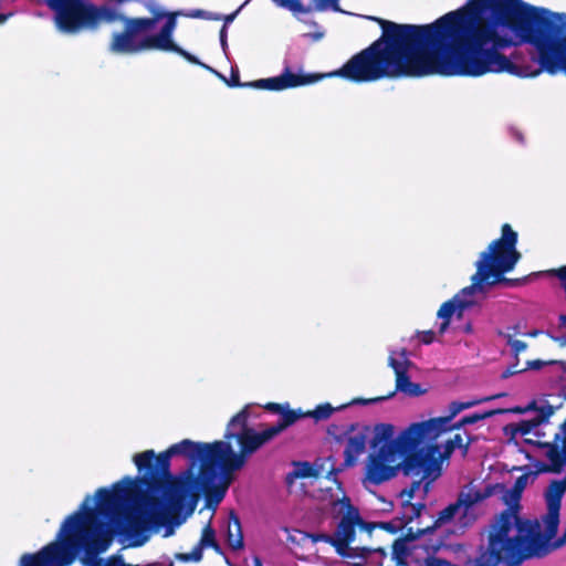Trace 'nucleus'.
<instances>
[{"mask_svg": "<svg viewBox=\"0 0 566 566\" xmlns=\"http://www.w3.org/2000/svg\"><path fill=\"white\" fill-rule=\"evenodd\" d=\"M377 21L382 36L328 76L566 75V14L523 0H469L426 25Z\"/></svg>", "mask_w": 566, "mask_h": 566, "instance_id": "nucleus-1", "label": "nucleus"}, {"mask_svg": "<svg viewBox=\"0 0 566 566\" xmlns=\"http://www.w3.org/2000/svg\"><path fill=\"white\" fill-rule=\"evenodd\" d=\"M144 480L123 479L112 489H101L95 500L87 496L80 510L67 516L56 539L36 554L24 555L27 566H69L78 555L90 566L112 544L113 537L125 546H142L151 526L161 515V504L142 494Z\"/></svg>", "mask_w": 566, "mask_h": 566, "instance_id": "nucleus-2", "label": "nucleus"}, {"mask_svg": "<svg viewBox=\"0 0 566 566\" xmlns=\"http://www.w3.org/2000/svg\"><path fill=\"white\" fill-rule=\"evenodd\" d=\"M44 1L55 12L56 27L64 33L73 34L84 29H95L102 22L123 20L125 32L113 35L109 45L112 52L132 54L148 50L174 51L191 63H199L193 55L172 42L178 13H166L154 2L147 4L154 18L125 19L116 9L107 6L96 7L86 0Z\"/></svg>", "mask_w": 566, "mask_h": 566, "instance_id": "nucleus-3", "label": "nucleus"}, {"mask_svg": "<svg viewBox=\"0 0 566 566\" xmlns=\"http://www.w3.org/2000/svg\"><path fill=\"white\" fill-rule=\"evenodd\" d=\"M396 436L394 424H376L371 443L373 450L365 461L363 484L366 488L379 485L402 473L406 476L418 479V481L412 483L409 491L402 493L408 499L415 496L416 491L420 490L422 483H424L423 492L426 493L428 486L441 475L442 465L451 453L457 449H462L465 452L470 444V439L467 434L457 433L442 444L436 443L422 448H410L401 454L402 464H392L396 468L392 469L394 473L390 474L385 472L387 464L384 458L380 457V453L385 444L394 443Z\"/></svg>", "mask_w": 566, "mask_h": 566, "instance_id": "nucleus-4", "label": "nucleus"}, {"mask_svg": "<svg viewBox=\"0 0 566 566\" xmlns=\"http://www.w3.org/2000/svg\"><path fill=\"white\" fill-rule=\"evenodd\" d=\"M252 406L248 405L237 413L228 424L226 438H235L241 447L239 453L234 452L231 444L226 441H216L207 443L211 448L210 472L201 478V490H216V502L219 503L228 489L231 474L241 469L249 455L255 452L263 443L282 432L289 426L293 424L300 412L290 411L289 405L268 403L265 409L280 413V421L263 431H255L247 427L249 410Z\"/></svg>", "mask_w": 566, "mask_h": 566, "instance_id": "nucleus-5", "label": "nucleus"}, {"mask_svg": "<svg viewBox=\"0 0 566 566\" xmlns=\"http://www.w3.org/2000/svg\"><path fill=\"white\" fill-rule=\"evenodd\" d=\"M516 243L517 233L510 224H504L501 238L494 240L480 254L475 263L476 272L471 277V285L462 289L452 300L441 305L438 312V317L442 319L441 333L447 329L452 316H462L465 311L479 305L486 297L490 286L506 281L503 275L511 272L521 259Z\"/></svg>", "mask_w": 566, "mask_h": 566, "instance_id": "nucleus-6", "label": "nucleus"}, {"mask_svg": "<svg viewBox=\"0 0 566 566\" xmlns=\"http://www.w3.org/2000/svg\"><path fill=\"white\" fill-rule=\"evenodd\" d=\"M490 397L482 399H471L468 401H453L449 405V415L444 417L430 418L428 420L410 423L407 428L401 430L394 441V443L385 444L381 450L380 457L384 458L387 468L385 472L394 473V463L402 464L401 454L413 447H420L424 442H431L440 438L442 434L459 429L453 419L463 410L470 409L483 401L490 400Z\"/></svg>", "mask_w": 566, "mask_h": 566, "instance_id": "nucleus-7", "label": "nucleus"}, {"mask_svg": "<svg viewBox=\"0 0 566 566\" xmlns=\"http://www.w3.org/2000/svg\"><path fill=\"white\" fill-rule=\"evenodd\" d=\"M332 510L336 516L340 517L334 535H319L314 537V541L321 539L332 544L340 556L352 559L354 564H359L370 555L378 556L382 553L380 549L371 551L367 547L352 546L356 526L370 534L375 525L361 520L358 510L350 504L347 496L335 500Z\"/></svg>", "mask_w": 566, "mask_h": 566, "instance_id": "nucleus-8", "label": "nucleus"}, {"mask_svg": "<svg viewBox=\"0 0 566 566\" xmlns=\"http://www.w3.org/2000/svg\"><path fill=\"white\" fill-rule=\"evenodd\" d=\"M490 495L491 489L489 486L480 488L470 483L460 492L458 501L454 504L449 505L440 512L436 526L440 527L451 523L450 532L462 531L476 520L480 503Z\"/></svg>", "mask_w": 566, "mask_h": 566, "instance_id": "nucleus-9", "label": "nucleus"}, {"mask_svg": "<svg viewBox=\"0 0 566 566\" xmlns=\"http://www.w3.org/2000/svg\"><path fill=\"white\" fill-rule=\"evenodd\" d=\"M211 448L207 446V443L193 442L191 440L185 439L178 443L172 444L167 451L160 453L157 458V464L163 472H167L170 464V459L172 455H184L192 464L200 465V472L197 478L191 481L188 485V491L193 495L205 494L210 499L216 500V490H201V478L206 474V472H210L211 464L210 458Z\"/></svg>", "mask_w": 566, "mask_h": 566, "instance_id": "nucleus-10", "label": "nucleus"}, {"mask_svg": "<svg viewBox=\"0 0 566 566\" xmlns=\"http://www.w3.org/2000/svg\"><path fill=\"white\" fill-rule=\"evenodd\" d=\"M531 478L532 476L530 474L521 475L516 480L513 490L505 495V502L510 506V509L507 511H505L504 513H502L499 516V518H496L495 523L492 526V531L490 533L489 547H488V549L484 553H482L480 555L479 558H476V560H475L473 566H516L522 560L530 558V557H520V556L512 557V558L511 557H505L504 556V553H505L504 548L493 549V547H492V537H493V535H494V533L496 531V527L499 525L500 520L503 517V515L509 514L511 512L516 514V516L522 522H531V523L541 522L542 523V520L541 521H538V520H533L532 521V520H523V518H521L520 515L517 514V511L514 507V506H517V503H518V501L521 499V494H522L523 490L525 489V486L527 485L528 480ZM505 546H506V543L503 544V547H505Z\"/></svg>", "mask_w": 566, "mask_h": 566, "instance_id": "nucleus-11", "label": "nucleus"}, {"mask_svg": "<svg viewBox=\"0 0 566 566\" xmlns=\"http://www.w3.org/2000/svg\"><path fill=\"white\" fill-rule=\"evenodd\" d=\"M375 436V427L370 430L367 426L353 427L346 437L344 449V462L346 467H353L357 463L359 457L366 451L369 442L371 453V443ZM369 455H367L368 458Z\"/></svg>", "mask_w": 566, "mask_h": 566, "instance_id": "nucleus-12", "label": "nucleus"}, {"mask_svg": "<svg viewBox=\"0 0 566 566\" xmlns=\"http://www.w3.org/2000/svg\"><path fill=\"white\" fill-rule=\"evenodd\" d=\"M323 75H304L296 74L291 72L289 69H285L282 74L274 77L262 78L251 83L244 84L245 86H251L260 90H270V91H283L286 88L303 86L306 84H311L322 78Z\"/></svg>", "mask_w": 566, "mask_h": 566, "instance_id": "nucleus-13", "label": "nucleus"}, {"mask_svg": "<svg viewBox=\"0 0 566 566\" xmlns=\"http://www.w3.org/2000/svg\"><path fill=\"white\" fill-rule=\"evenodd\" d=\"M553 415V408L551 406L542 408L541 415H537L531 419L521 420L512 424V432L514 437L525 438L528 434L539 436V426L548 417Z\"/></svg>", "mask_w": 566, "mask_h": 566, "instance_id": "nucleus-14", "label": "nucleus"}, {"mask_svg": "<svg viewBox=\"0 0 566 566\" xmlns=\"http://www.w3.org/2000/svg\"><path fill=\"white\" fill-rule=\"evenodd\" d=\"M217 547L214 541V530L208 524L203 531L199 544L188 554H177L176 558L182 562H199L202 558V548Z\"/></svg>", "mask_w": 566, "mask_h": 566, "instance_id": "nucleus-15", "label": "nucleus"}, {"mask_svg": "<svg viewBox=\"0 0 566 566\" xmlns=\"http://www.w3.org/2000/svg\"><path fill=\"white\" fill-rule=\"evenodd\" d=\"M389 365L394 369L396 378L408 375L409 369L412 367V363L408 359L405 349L400 352L390 350Z\"/></svg>", "mask_w": 566, "mask_h": 566, "instance_id": "nucleus-16", "label": "nucleus"}, {"mask_svg": "<svg viewBox=\"0 0 566 566\" xmlns=\"http://www.w3.org/2000/svg\"><path fill=\"white\" fill-rule=\"evenodd\" d=\"M396 389L410 397H419L427 392L419 384L412 382L408 375L396 378Z\"/></svg>", "mask_w": 566, "mask_h": 566, "instance_id": "nucleus-17", "label": "nucleus"}, {"mask_svg": "<svg viewBox=\"0 0 566 566\" xmlns=\"http://www.w3.org/2000/svg\"><path fill=\"white\" fill-rule=\"evenodd\" d=\"M323 474V464L318 461L315 463L298 462L294 464L293 475L295 478H318Z\"/></svg>", "mask_w": 566, "mask_h": 566, "instance_id": "nucleus-18", "label": "nucleus"}, {"mask_svg": "<svg viewBox=\"0 0 566 566\" xmlns=\"http://www.w3.org/2000/svg\"><path fill=\"white\" fill-rule=\"evenodd\" d=\"M347 405H342L338 407V409H343ZM334 410H337V408H333L329 403H323V405L317 406L314 410L308 411V412H302L301 409L295 410V411L301 413L298 419L303 418V417H311L316 420H323V419H327L328 417H331V415L333 413Z\"/></svg>", "mask_w": 566, "mask_h": 566, "instance_id": "nucleus-19", "label": "nucleus"}, {"mask_svg": "<svg viewBox=\"0 0 566 566\" xmlns=\"http://www.w3.org/2000/svg\"><path fill=\"white\" fill-rule=\"evenodd\" d=\"M228 543L233 549H240L243 546V537L241 534L240 522L238 518H233V524H229L228 527Z\"/></svg>", "mask_w": 566, "mask_h": 566, "instance_id": "nucleus-20", "label": "nucleus"}, {"mask_svg": "<svg viewBox=\"0 0 566 566\" xmlns=\"http://www.w3.org/2000/svg\"><path fill=\"white\" fill-rule=\"evenodd\" d=\"M277 7L286 9L294 14L297 13H310L312 11L311 6H304L302 0H272Z\"/></svg>", "mask_w": 566, "mask_h": 566, "instance_id": "nucleus-21", "label": "nucleus"}, {"mask_svg": "<svg viewBox=\"0 0 566 566\" xmlns=\"http://www.w3.org/2000/svg\"><path fill=\"white\" fill-rule=\"evenodd\" d=\"M155 458V453L153 450H148L142 453H137L134 455V462L139 471L144 469H148L153 459Z\"/></svg>", "mask_w": 566, "mask_h": 566, "instance_id": "nucleus-22", "label": "nucleus"}, {"mask_svg": "<svg viewBox=\"0 0 566 566\" xmlns=\"http://www.w3.org/2000/svg\"><path fill=\"white\" fill-rule=\"evenodd\" d=\"M496 411H488L483 413H473L470 416L463 417L459 422H457V426H459V429L465 424H473L478 421L484 420L491 416H493Z\"/></svg>", "mask_w": 566, "mask_h": 566, "instance_id": "nucleus-23", "label": "nucleus"}, {"mask_svg": "<svg viewBox=\"0 0 566 566\" xmlns=\"http://www.w3.org/2000/svg\"><path fill=\"white\" fill-rule=\"evenodd\" d=\"M407 566H452L450 563L444 562L437 557H426L423 560H409Z\"/></svg>", "mask_w": 566, "mask_h": 566, "instance_id": "nucleus-24", "label": "nucleus"}, {"mask_svg": "<svg viewBox=\"0 0 566 566\" xmlns=\"http://www.w3.org/2000/svg\"><path fill=\"white\" fill-rule=\"evenodd\" d=\"M314 6L311 7L312 10L317 11H326V10H334V11H340L338 7L339 0H313Z\"/></svg>", "mask_w": 566, "mask_h": 566, "instance_id": "nucleus-25", "label": "nucleus"}, {"mask_svg": "<svg viewBox=\"0 0 566 566\" xmlns=\"http://www.w3.org/2000/svg\"><path fill=\"white\" fill-rule=\"evenodd\" d=\"M504 337L506 338V344L515 355H518L526 349V344L524 342L515 339L510 335H504Z\"/></svg>", "mask_w": 566, "mask_h": 566, "instance_id": "nucleus-26", "label": "nucleus"}, {"mask_svg": "<svg viewBox=\"0 0 566 566\" xmlns=\"http://www.w3.org/2000/svg\"><path fill=\"white\" fill-rule=\"evenodd\" d=\"M176 15L179 17V15H186V17H189V18H202V19H209V20H217L219 19V17L217 15H213L212 13L210 12H207V11H203V10H193V11H190L188 13H184L181 11H178Z\"/></svg>", "mask_w": 566, "mask_h": 566, "instance_id": "nucleus-27", "label": "nucleus"}, {"mask_svg": "<svg viewBox=\"0 0 566 566\" xmlns=\"http://www.w3.org/2000/svg\"><path fill=\"white\" fill-rule=\"evenodd\" d=\"M546 363L545 361H542V360H528L526 363V366L522 369H515V368H509L505 373H504V377H507L510 375H513V374H516V373H520L522 370H525V369H538L541 366L545 365Z\"/></svg>", "mask_w": 566, "mask_h": 566, "instance_id": "nucleus-28", "label": "nucleus"}, {"mask_svg": "<svg viewBox=\"0 0 566 566\" xmlns=\"http://www.w3.org/2000/svg\"><path fill=\"white\" fill-rule=\"evenodd\" d=\"M419 338L423 344H430L434 339V333L432 331L422 332Z\"/></svg>", "mask_w": 566, "mask_h": 566, "instance_id": "nucleus-29", "label": "nucleus"}, {"mask_svg": "<svg viewBox=\"0 0 566 566\" xmlns=\"http://www.w3.org/2000/svg\"><path fill=\"white\" fill-rule=\"evenodd\" d=\"M220 43L222 46L223 52L226 53L228 43H227V25L224 24L220 32Z\"/></svg>", "mask_w": 566, "mask_h": 566, "instance_id": "nucleus-30", "label": "nucleus"}, {"mask_svg": "<svg viewBox=\"0 0 566 566\" xmlns=\"http://www.w3.org/2000/svg\"><path fill=\"white\" fill-rule=\"evenodd\" d=\"M382 398H377V399H371V400H368L369 401H378V400H381ZM358 403H367V400H363V399H354L352 402H349L348 405H358Z\"/></svg>", "mask_w": 566, "mask_h": 566, "instance_id": "nucleus-31", "label": "nucleus"}, {"mask_svg": "<svg viewBox=\"0 0 566 566\" xmlns=\"http://www.w3.org/2000/svg\"><path fill=\"white\" fill-rule=\"evenodd\" d=\"M380 526L389 532H396L397 530L391 523H381Z\"/></svg>", "mask_w": 566, "mask_h": 566, "instance_id": "nucleus-32", "label": "nucleus"}, {"mask_svg": "<svg viewBox=\"0 0 566 566\" xmlns=\"http://www.w3.org/2000/svg\"><path fill=\"white\" fill-rule=\"evenodd\" d=\"M407 509L412 511V514H413V515L408 516L409 520H411L413 516H418L419 515V511L416 509L415 505L411 504Z\"/></svg>", "mask_w": 566, "mask_h": 566, "instance_id": "nucleus-33", "label": "nucleus"}, {"mask_svg": "<svg viewBox=\"0 0 566 566\" xmlns=\"http://www.w3.org/2000/svg\"><path fill=\"white\" fill-rule=\"evenodd\" d=\"M401 548H403V544H402V543H398V542H397V543H395V545H394V552H395L396 554H399Z\"/></svg>", "mask_w": 566, "mask_h": 566, "instance_id": "nucleus-34", "label": "nucleus"}, {"mask_svg": "<svg viewBox=\"0 0 566 566\" xmlns=\"http://www.w3.org/2000/svg\"><path fill=\"white\" fill-rule=\"evenodd\" d=\"M253 565L254 566H263L261 559L258 556H255L253 558Z\"/></svg>", "mask_w": 566, "mask_h": 566, "instance_id": "nucleus-35", "label": "nucleus"}, {"mask_svg": "<svg viewBox=\"0 0 566 566\" xmlns=\"http://www.w3.org/2000/svg\"><path fill=\"white\" fill-rule=\"evenodd\" d=\"M235 14H237V12H235V13H233V14H231V15H228V17H227V23H228V22H231V21L234 19Z\"/></svg>", "mask_w": 566, "mask_h": 566, "instance_id": "nucleus-36", "label": "nucleus"}, {"mask_svg": "<svg viewBox=\"0 0 566 566\" xmlns=\"http://www.w3.org/2000/svg\"><path fill=\"white\" fill-rule=\"evenodd\" d=\"M249 3V0H245L239 8L238 11H241L247 4Z\"/></svg>", "mask_w": 566, "mask_h": 566, "instance_id": "nucleus-37", "label": "nucleus"}, {"mask_svg": "<svg viewBox=\"0 0 566 566\" xmlns=\"http://www.w3.org/2000/svg\"><path fill=\"white\" fill-rule=\"evenodd\" d=\"M249 3V0H245L239 8L238 11H241L247 4Z\"/></svg>", "mask_w": 566, "mask_h": 566, "instance_id": "nucleus-38", "label": "nucleus"}, {"mask_svg": "<svg viewBox=\"0 0 566 566\" xmlns=\"http://www.w3.org/2000/svg\"><path fill=\"white\" fill-rule=\"evenodd\" d=\"M249 3V0H245L239 8L238 11H241L247 4Z\"/></svg>", "mask_w": 566, "mask_h": 566, "instance_id": "nucleus-39", "label": "nucleus"}, {"mask_svg": "<svg viewBox=\"0 0 566 566\" xmlns=\"http://www.w3.org/2000/svg\"><path fill=\"white\" fill-rule=\"evenodd\" d=\"M249 3V0H245L239 8L238 11H241L247 4Z\"/></svg>", "mask_w": 566, "mask_h": 566, "instance_id": "nucleus-40", "label": "nucleus"}, {"mask_svg": "<svg viewBox=\"0 0 566 566\" xmlns=\"http://www.w3.org/2000/svg\"><path fill=\"white\" fill-rule=\"evenodd\" d=\"M249 3V0H245L239 8L238 11H241L247 4Z\"/></svg>", "mask_w": 566, "mask_h": 566, "instance_id": "nucleus-41", "label": "nucleus"}, {"mask_svg": "<svg viewBox=\"0 0 566 566\" xmlns=\"http://www.w3.org/2000/svg\"><path fill=\"white\" fill-rule=\"evenodd\" d=\"M249 3V0H245L239 8L238 11H241L247 4Z\"/></svg>", "mask_w": 566, "mask_h": 566, "instance_id": "nucleus-42", "label": "nucleus"}, {"mask_svg": "<svg viewBox=\"0 0 566 566\" xmlns=\"http://www.w3.org/2000/svg\"><path fill=\"white\" fill-rule=\"evenodd\" d=\"M249 3V0H245L239 8L238 11H241L247 4Z\"/></svg>", "mask_w": 566, "mask_h": 566, "instance_id": "nucleus-43", "label": "nucleus"}, {"mask_svg": "<svg viewBox=\"0 0 566 566\" xmlns=\"http://www.w3.org/2000/svg\"><path fill=\"white\" fill-rule=\"evenodd\" d=\"M249 3V0H245L239 8L238 11H241L247 4Z\"/></svg>", "mask_w": 566, "mask_h": 566, "instance_id": "nucleus-44", "label": "nucleus"}, {"mask_svg": "<svg viewBox=\"0 0 566 566\" xmlns=\"http://www.w3.org/2000/svg\"><path fill=\"white\" fill-rule=\"evenodd\" d=\"M7 15L0 14V24L3 23L7 20Z\"/></svg>", "mask_w": 566, "mask_h": 566, "instance_id": "nucleus-45", "label": "nucleus"}, {"mask_svg": "<svg viewBox=\"0 0 566 566\" xmlns=\"http://www.w3.org/2000/svg\"><path fill=\"white\" fill-rule=\"evenodd\" d=\"M20 566H27V563H24V555L21 557Z\"/></svg>", "mask_w": 566, "mask_h": 566, "instance_id": "nucleus-46", "label": "nucleus"}, {"mask_svg": "<svg viewBox=\"0 0 566 566\" xmlns=\"http://www.w3.org/2000/svg\"><path fill=\"white\" fill-rule=\"evenodd\" d=\"M333 475V465L331 467V470L327 471V476Z\"/></svg>", "mask_w": 566, "mask_h": 566, "instance_id": "nucleus-47", "label": "nucleus"}]
</instances>
